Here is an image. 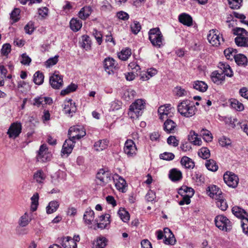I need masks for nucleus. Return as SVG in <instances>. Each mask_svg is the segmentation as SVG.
Here are the masks:
<instances>
[{
  "mask_svg": "<svg viewBox=\"0 0 248 248\" xmlns=\"http://www.w3.org/2000/svg\"><path fill=\"white\" fill-rule=\"evenodd\" d=\"M69 138L66 140L63 144L62 152L63 154H70L75 143L76 140H79L86 135V132L83 128L77 126L70 127L68 130Z\"/></svg>",
  "mask_w": 248,
  "mask_h": 248,
  "instance_id": "nucleus-1",
  "label": "nucleus"
},
{
  "mask_svg": "<svg viewBox=\"0 0 248 248\" xmlns=\"http://www.w3.org/2000/svg\"><path fill=\"white\" fill-rule=\"evenodd\" d=\"M197 109L193 102L185 99L179 102L177 105L178 112L183 117L190 118L194 116Z\"/></svg>",
  "mask_w": 248,
  "mask_h": 248,
  "instance_id": "nucleus-2",
  "label": "nucleus"
},
{
  "mask_svg": "<svg viewBox=\"0 0 248 248\" xmlns=\"http://www.w3.org/2000/svg\"><path fill=\"white\" fill-rule=\"evenodd\" d=\"M145 108V101L141 99H137L130 106L128 116L131 119H136L142 115Z\"/></svg>",
  "mask_w": 248,
  "mask_h": 248,
  "instance_id": "nucleus-3",
  "label": "nucleus"
},
{
  "mask_svg": "<svg viewBox=\"0 0 248 248\" xmlns=\"http://www.w3.org/2000/svg\"><path fill=\"white\" fill-rule=\"evenodd\" d=\"M149 40L153 46L160 48L163 46V35L158 27L151 29L148 32Z\"/></svg>",
  "mask_w": 248,
  "mask_h": 248,
  "instance_id": "nucleus-4",
  "label": "nucleus"
},
{
  "mask_svg": "<svg viewBox=\"0 0 248 248\" xmlns=\"http://www.w3.org/2000/svg\"><path fill=\"white\" fill-rule=\"evenodd\" d=\"M113 177L110 171L104 169H101L96 174V181L98 185L104 186L109 183Z\"/></svg>",
  "mask_w": 248,
  "mask_h": 248,
  "instance_id": "nucleus-5",
  "label": "nucleus"
},
{
  "mask_svg": "<svg viewBox=\"0 0 248 248\" xmlns=\"http://www.w3.org/2000/svg\"><path fill=\"white\" fill-rule=\"evenodd\" d=\"M215 223L219 230L228 232L232 229V222L225 216L218 215L215 218Z\"/></svg>",
  "mask_w": 248,
  "mask_h": 248,
  "instance_id": "nucleus-6",
  "label": "nucleus"
},
{
  "mask_svg": "<svg viewBox=\"0 0 248 248\" xmlns=\"http://www.w3.org/2000/svg\"><path fill=\"white\" fill-rule=\"evenodd\" d=\"M232 32L237 37L234 39L236 45L238 46H243V42H245L248 36V32L244 28L236 27L232 29Z\"/></svg>",
  "mask_w": 248,
  "mask_h": 248,
  "instance_id": "nucleus-7",
  "label": "nucleus"
},
{
  "mask_svg": "<svg viewBox=\"0 0 248 248\" xmlns=\"http://www.w3.org/2000/svg\"><path fill=\"white\" fill-rule=\"evenodd\" d=\"M207 39L209 42L215 46H218L222 42H224L222 35L220 34L218 31L214 29L209 31L207 35Z\"/></svg>",
  "mask_w": 248,
  "mask_h": 248,
  "instance_id": "nucleus-8",
  "label": "nucleus"
},
{
  "mask_svg": "<svg viewBox=\"0 0 248 248\" xmlns=\"http://www.w3.org/2000/svg\"><path fill=\"white\" fill-rule=\"evenodd\" d=\"M103 65L105 71L108 75L113 74L114 70L119 68L118 63L113 58L110 57H108L104 60Z\"/></svg>",
  "mask_w": 248,
  "mask_h": 248,
  "instance_id": "nucleus-9",
  "label": "nucleus"
},
{
  "mask_svg": "<svg viewBox=\"0 0 248 248\" xmlns=\"http://www.w3.org/2000/svg\"><path fill=\"white\" fill-rule=\"evenodd\" d=\"M22 126L20 122L16 121L12 123L8 129L7 134L11 139L17 138L22 132Z\"/></svg>",
  "mask_w": 248,
  "mask_h": 248,
  "instance_id": "nucleus-10",
  "label": "nucleus"
},
{
  "mask_svg": "<svg viewBox=\"0 0 248 248\" xmlns=\"http://www.w3.org/2000/svg\"><path fill=\"white\" fill-rule=\"evenodd\" d=\"M51 156V155L48 152L46 145L45 144L41 145L36 155L37 161L40 162H46L50 160Z\"/></svg>",
  "mask_w": 248,
  "mask_h": 248,
  "instance_id": "nucleus-11",
  "label": "nucleus"
},
{
  "mask_svg": "<svg viewBox=\"0 0 248 248\" xmlns=\"http://www.w3.org/2000/svg\"><path fill=\"white\" fill-rule=\"evenodd\" d=\"M225 183L229 186L235 188L238 184L239 179L234 173L231 172H226L223 175Z\"/></svg>",
  "mask_w": 248,
  "mask_h": 248,
  "instance_id": "nucleus-12",
  "label": "nucleus"
},
{
  "mask_svg": "<svg viewBox=\"0 0 248 248\" xmlns=\"http://www.w3.org/2000/svg\"><path fill=\"white\" fill-rule=\"evenodd\" d=\"M124 153L128 157H134L137 153V148L135 142L131 140H127L124 147Z\"/></svg>",
  "mask_w": 248,
  "mask_h": 248,
  "instance_id": "nucleus-13",
  "label": "nucleus"
},
{
  "mask_svg": "<svg viewBox=\"0 0 248 248\" xmlns=\"http://www.w3.org/2000/svg\"><path fill=\"white\" fill-rule=\"evenodd\" d=\"M49 83L52 88L60 89L63 85L62 76L55 72L49 78Z\"/></svg>",
  "mask_w": 248,
  "mask_h": 248,
  "instance_id": "nucleus-14",
  "label": "nucleus"
},
{
  "mask_svg": "<svg viewBox=\"0 0 248 248\" xmlns=\"http://www.w3.org/2000/svg\"><path fill=\"white\" fill-rule=\"evenodd\" d=\"M177 129V124L169 118H167L163 124V130L167 134H174Z\"/></svg>",
  "mask_w": 248,
  "mask_h": 248,
  "instance_id": "nucleus-15",
  "label": "nucleus"
},
{
  "mask_svg": "<svg viewBox=\"0 0 248 248\" xmlns=\"http://www.w3.org/2000/svg\"><path fill=\"white\" fill-rule=\"evenodd\" d=\"M208 195L215 200L223 196L220 188L216 185L209 186L206 190Z\"/></svg>",
  "mask_w": 248,
  "mask_h": 248,
  "instance_id": "nucleus-16",
  "label": "nucleus"
},
{
  "mask_svg": "<svg viewBox=\"0 0 248 248\" xmlns=\"http://www.w3.org/2000/svg\"><path fill=\"white\" fill-rule=\"evenodd\" d=\"M113 180L115 182V186L116 188L122 192H125V188L126 186L125 180L118 174H115L113 177Z\"/></svg>",
  "mask_w": 248,
  "mask_h": 248,
  "instance_id": "nucleus-17",
  "label": "nucleus"
},
{
  "mask_svg": "<svg viewBox=\"0 0 248 248\" xmlns=\"http://www.w3.org/2000/svg\"><path fill=\"white\" fill-rule=\"evenodd\" d=\"M164 236L165 239L164 243L167 245H173L175 244L176 240L174 234L169 228L164 229Z\"/></svg>",
  "mask_w": 248,
  "mask_h": 248,
  "instance_id": "nucleus-18",
  "label": "nucleus"
},
{
  "mask_svg": "<svg viewBox=\"0 0 248 248\" xmlns=\"http://www.w3.org/2000/svg\"><path fill=\"white\" fill-rule=\"evenodd\" d=\"M212 81L217 85H222L225 81V75L222 72L219 73L218 71L213 72L211 75Z\"/></svg>",
  "mask_w": 248,
  "mask_h": 248,
  "instance_id": "nucleus-19",
  "label": "nucleus"
},
{
  "mask_svg": "<svg viewBox=\"0 0 248 248\" xmlns=\"http://www.w3.org/2000/svg\"><path fill=\"white\" fill-rule=\"evenodd\" d=\"M77 110V107L75 103H73L72 99H69L67 101L64 102V107L63 109V112L65 114H68L73 116L74 113Z\"/></svg>",
  "mask_w": 248,
  "mask_h": 248,
  "instance_id": "nucleus-20",
  "label": "nucleus"
},
{
  "mask_svg": "<svg viewBox=\"0 0 248 248\" xmlns=\"http://www.w3.org/2000/svg\"><path fill=\"white\" fill-rule=\"evenodd\" d=\"M233 214L237 217L242 219L244 221L248 218V216L247 212L242 208L239 206H234L232 209Z\"/></svg>",
  "mask_w": 248,
  "mask_h": 248,
  "instance_id": "nucleus-21",
  "label": "nucleus"
},
{
  "mask_svg": "<svg viewBox=\"0 0 248 248\" xmlns=\"http://www.w3.org/2000/svg\"><path fill=\"white\" fill-rule=\"evenodd\" d=\"M218 67L221 70V72L223 73L225 76L231 78L233 76V73L230 66L225 62H220L218 63Z\"/></svg>",
  "mask_w": 248,
  "mask_h": 248,
  "instance_id": "nucleus-22",
  "label": "nucleus"
},
{
  "mask_svg": "<svg viewBox=\"0 0 248 248\" xmlns=\"http://www.w3.org/2000/svg\"><path fill=\"white\" fill-rule=\"evenodd\" d=\"M179 21L184 25L190 27L193 25L192 17L188 14L184 13L178 16Z\"/></svg>",
  "mask_w": 248,
  "mask_h": 248,
  "instance_id": "nucleus-23",
  "label": "nucleus"
},
{
  "mask_svg": "<svg viewBox=\"0 0 248 248\" xmlns=\"http://www.w3.org/2000/svg\"><path fill=\"white\" fill-rule=\"evenodd\" d=\"M170 104H168L167 106L163 105L160 106L158 109L160 119L163 121L165 118H168V114L170 113Z\"/></svg>",
  "mask_w": 248,
  "mask_h": 248,
  "instance_id": "nucleus-24",
  "label": "nucleus"
},
{
  "mask_svg": "<svg viewBox=\"0 0 248 248\" xmlns=\"http://www.w3.org/2000/svg\"><path fill=\"white\" fill-rule=\"evenodd\" d=\"M61 245L64 248H77V244L70 236L62 237Z\"/></svg>",
  "mask_w": 248,
  "mask_h": 248,
  "instance_id": "nucleus-25",
  "label": "nucleus"
},
{
  "mask_svg": "<svg viewBox=\"0 0 248 248\" xmlns=\"http://www.w3.org/2000/svg\"><path fill=\"white\" fill-rule=\"evenodd\" d=\"M193 88L199 92L204 93L208 89L207 84L201 80H196L192 82Z\"/></svg>",
  "mask_w": 248,
  "mask_h": 248,
  "instance_id": "nucleus-26",
  "label": "nucleus"
},
{
  "mask_svg": "<svg viewBox=\"0 0 248 248\" xmlns=\"http://www.w3.org/2000/svg\"><path fill=\"white\" fill-rule=\"evenodd\" d=\"M182 173L180 170L175 168L170 170L169 178L172 181L176 182L180 181L182 179Z\"/></svg>",
  "mask_w": 248,
  "mask_h": 248,
  "instance_id": "nucleus-27",
  "label": "nucleus"
},
{
  "mask_svg": "<svg viewBox=\"0 0 248 248\" xmlns=\"http://www.w3.org/2000/svg\"><path fill=\"white\" fill-rule=\"evenodd\" d=\"M92 12V8L90 6H84L78 12V17L82 20H86L91 14Z\"/></svg>",
  "mask_w": 248,
  "mask_h": 248,
  "instance_id": "nucleus-28",
  "label": "nucleus"
},
{
  "mask_svg": "<svg viewBox=\"0 0 248 248\" xmlns=\"http://www.w3.org/2000/svg\"><path fill=\"white\" fill-rule=\"evenodd\" d=\"M108 144V140L107 139L100 140L94 144V149L98 152L102 151L106 149Z\"/></svg>",
  "mask_w": 248,
  "mask_h": 248,
  "instance_id": "nucleus-29",
  "label": "nucleus"
},
{
  "mask_svg": "<svg viewBox=\"0 0 248 248\" xmlns=\"http://www.w3.org/2000/svg\"><path fill=\"white\" fill-rule=\"evenodd\" d=\"M180 163L182 166L186 169H193L195 167L194 162L186 156H184L182 157Z\"/></svg>",
  "mask_w": 248,
  "mask_h": 248,
  "instance_id": "nucleus-30",
  "label": "nucleus"
},
{
  "mask_svg": "<svg viewBox=\"0 0 248 248\" xmlns=\"http://www.w3.org/2000/svg\"><path fill=\"white\" fill-rule=\"evenodd\" d=\"M82 26V22L77 18H73L70 21V28L75 32L78 31L81 28Z\"/></svg>",
  "mask_w": 248,
  "mask_h": 248,
  "instance_id": "nucleus-31",
  "label": "nucleus"
},
{
  "mask_svg": "<svg viewBox=\"0 0 248 248\" xmlns=\"http://www.w3.org/2000/svg\"><path fill=\"white\" fill-rule=\"evenodd\" d=\"M94 217V213L93 211L90 208L87 209L83 216V219L86 223L88 224H91L93 220Z\"/></svg>",
  "mask_w": 248,
  "mask_h": 248,
  "instance_id": "nucleus-32",
  "label": "nucleus"
},
{
  "mask_svg": "<svg viewBox=\"0 0 248 248\" xmlns=\"http://www.w3.org/2000/svg\"><path fill=\"white\" fill-rule=\"evenodd\" d=\"M188 140L190 142L193 143L195 145H200L202 143L201 138L198 137V134L194 131H190V134L188 137Z\"/></svg>",
  "mask_w": 248,
  "mask_h": 248,
  "instance_id": "nucleus-33",
  "label": "nucleus"
},
{
  "mask_svg": "<svg viewBox=\"0 0 248 248\" xmlns=\"http://www.w3.org/2000/svg\"><path fill=\"white\" fill-rule=\"evenodd\" d=\"M46 178V175L42 170H39L33 174V179L39 184H43Z\"/></svg>",
  "mask_w": 248,
  "mask_h": 248,
  "instance_id": "nucleus-34",
  "label": "nucleus"
},
{
  "mask_svg": "<svg viewBox=\"0 0 248 248\" xmlns=\"http://www.w3.org/2000/svg\"><path fill=\"white\" fill-rule=\"evenodd\" d=\"M234 60L238 65L246 66L248 64V59L242 54H238L234 57Z\"/></svg>",
  "mask_w": 248,
  "mask_h": 248,
  "instance_id": "nucleus-35",
  "label": "nucleus"
},
{
  "mask_svg": "<svg viewBox=\"0 0 248 248\" xmlns=\"http://www.w3.org/2000/svg\"><path fill=\"white\" fill-rule=\"evenodd\" d=\"M178 193L181 196L187 195L192 197L194 194V190L191 187H187V186H182L178 191Z\"/></svg>",
  "mask_w": 248,
  "mask_h": 248,
  "instance_id": "nucleus-36",
  "label": "nucleus"
},
{
  "mask_svg": "<svg viewBox=\"0 0 248 248\" xmlns=\"http://www.w3.org/2000/svg\"><path fill=\"white\" fill-rule=\"evenodd\" d=\"M216 201V205L220 210L222 211H226L227 210L228 206L223 196H221V198L217 199Z\"/></svg>",
  "mask_w": 248,
  "mask_h": 248,
  "instance_id": "nucleus-37",
  "label": "nucleus"
},
{
  "mask_svg": "<svg viewBox=\"0 0 248 248\" xmlns=\"http://www.w3.org/2000/svg\"><path fill=\"white\" fill-rule=\"evenodd\" d=\"M131 50L129 48H126L123 49L120 53L118 54L119 58L122 61H126L131 55Z\"/></svg>",
  "mask_w": 248,
  "mask_h": 248,
  "instance_id": "nucleus-38",
  "label": "nucleus"
},
{
  "mask_svg": "<svg viewBox=\"0 0 248 248\" xmlns=\"http://www.w3.org/2000/svg\"><path fill=\"white\" fill-rule=\"evenodd\" d=\"M44 79V76L43 73L38 71L35 73L33 76V82L38 85L43 84Z\"/></svg>",
  "mask_w": 248,
  "mask_h": 248,
  "instance_id": "nucleus-39",
  "label": "nucleus"
},
{
  "mask_svg": "<svg viewBox=\"0 0 248 248\" xmlns=\"http://www.w3.org/2000/svg\"><path fill=\"white\" fill-rule=\"evenodd\" d=\"M39 194L38 193H35L31 198V209L32 212L35 211L38 207L39 202Z\"/></svg>",
  "mask_w": 248,
  "mask_h": 248,
  "instance_id": "nucleus-40",
  "label": "nucleus"
},
{
  "mask_svg": "<svg viewBox=\"0 0 248 248\" xmlns=\"http://www.w3.org/2000/svg\"><path fill=\"white\" fill-rule=\"evenodd\" d=\"M192 179L198 183V185H201L204 182V176L199 171H195L191 175Z\"/></svg>",
  "mask_w": 248,
  "mask_h": 248,
  "instance_id": "nucleus-41",
  "label": "nucleus"
},
{
  "mask_svg": "<svg viewBox=\"0 0 248 248\" xmlns=\"http://www.w3.org/2000/svg\"><path fill=\"white\" fill-rule=\"evenodd\" d=\"M59 206V202L57 201L50 202L46 207V213L48 214L55 212Z\"/></svg>",
  "mask_w": 248,
  "mask_h": 248,
  "instance_id": "nucleus-42",
  "label": "nucleus"
},
{
  "mask_svg": "<svg viewBox=\"0 0 248 248\" xmlns=\"http://www.w3.org/2000/svg\"><path fill=\"white\" fill-rule=\"evenodd\" d=\"M205 165L208 170L212 171H216L218 169V166L213 159L206 160Z\"/></svg>",
  "mask_w": 248,
  "mask_h": 248,
  "instance_id": "nucleus-43",
  "label": "nucleus"
},
{
  "mask_svg": "<svg viewBox=\"0 0 248 248\" xmlns=\"http://www.w3.org/2000/svg\"><path fill=\"white\" fill-rule=\"evenodd\" d=\"M236 53V49H233L232 48H228L224 51V55L228 60H232L233 59H234V57L237 55Z\"/></svg>",
  "mask_w": 248,
  "mask_h": 248,
  "instance_id": "nucleus-44",
  "label": "nucleus"
},
{
  "mask_svg": "<svg viewBox=\"0 0 248 248\" xmlns=\"http://www.w3.org/2000/svg\"><path fill=\"white\" fill-rule=\"evenodd\" d=\"M118 214L121 219L124 222H127L130 218L128 212L124 208H121L118 211Z\"/></svg>",
  "mask_w": 248,
  "mask_h": 248,
  "instance_id": "nucleus-45",
  "label": "nucleus"
},
{
  "mask_svg": "<svg viewBox=\"0 0 248 248\" xmlns=\"http://www.w3.org/2000/svg\"><path fill=\"white\" fill-rule=\"evenodd\" d=\"M78 88V86L74 83H71L67 88L61 91V95H65L68 93L75 92Z\"/></svg>",
  "mask_w": 248,
  "mask_h": 248,
  "instance_id": "nucleus-46",
  "label": "nucleus"
},
{
  "mask_svg": "<svg viewBox=\"0 0 248 248\" xmlns=\"http://www.w3.org/2000/svg\"><path fill=\"white\" fill-rule=\"evenodd\" d=\"M30 221V220L29 219L28 215L27 213H25L20 218L19 221V225H20V227H18V230L21 229V227L26 226L29 223Z\"/></svg>",
  "mask_w": 248,
  "mask_h": 248,
  "instance_id": "nucleus-47",
  "label": "nucleus"
},
{
  "mask_svg": "<svg viewBox=\"0 0 248 248\" xmlns=\"http://www.w3.org/2000/svg\"><path fill=\"white\" fill-rule=\"evenodd\" d=\"M231 106L237 111H242L244 109L243 104L235 99H232L231 102Z\"/></svg>",
  "mask_w": 248,
  "mask_h": 248,
  "instance_id": "nucleus-48",
  "label": "nucleus"
},
{
  "mask_svg": "<svg viewBox=\"0 0 248 248\" xmlns=\"http://www.w3.org/2000/svg\"><path fill=\"white\" fill-rule=\"evenodd\" d=\"M141 25L138 21L134 20L130 25L131 32L134 34H137L141 30Z\"/></svg>",
  "mask_w": 248,
  "mask_h": 248,
  "instance_id": "nucleus-49",
  "label": "nucleus"
},
{
  "mask_svg": "<svg viewBox=\"0 0 248 248\" xmlns=\"http://www.w3.org/2000/svg\"><path fill=\"white\" fill-rule=\"evenodd\" d=\"M94 222L96 223V226H94V229L97 230L98 229H100L101 230L106 228L108 225H109L110 223V219H106V220L103 221L102 222L100 221V222H98V220L97 219H95Z\"/></svg>",
  "mask_w": 248,
  "mask_h": 248,
  "instance_id": "nucleus-50",
  "label": "nucleus"
},
{
  "mask_svg": "<svg viewBox=\"0 0 248 248\" xmlns=\"http://www.w3.org/2000/svg\"><path fill=\"white\" fill-rule=\"evenodd\" d=\"M200 133L202 136L203 140L206 142L211 141L212 140L213 137L210 131L206 129H202Z\"/></svg>",
  "mask_w": 248,
  "mask_h": 248,
  "instance_id": "nucleus-51",
  "label": "nucleus"
},
{
  "mask_svg": "<svg viewBox=\"0 0 248 248\" xmlns=\"http://www.w3.org/2000/svg\"><path fill=\"white\" fill-rule=\"evenodd\" d=\"M199 155L203 159H207L210 156L209 150L206 147L202 148L199 152Z\"/></svg>",
  "mask_w": 248,
  "mask_h": 248,
  "instance_id": "nucleus-52",
  "label": "nucleus"
},
{
  "mask_svg": "<svg viewBox=\"0 0 248 248\" xmlns=\"http://www.w3.org/2000/svg\"><path fill=\"white\" fill-rule=\"evenodd\" d=\"M11 51V46L10 44L6 43L3 45L0 50L1 54L4 56H7Z\"/></svg>",
  "mask_w": 248,
  "mask_h": 248,
  "instance_id": "nucleus-53",
  "label": "nucleus"
},
{
  "mask_svg": "<svg viewBox=\"0 0 248 248\" xmlns=\"http://www.w3.org/2000/svg\"><path fill=\"white\" fill-rule=\"evenodd\" d=\"M230 7L233 9H237L241 6L242 0H228Z\"/></svg>",
  "mask_w": 248,
  "mask_h": 248,
  "instance_id": "nucleus-54",
  "label": "nucleus"
},
{
  "mask_svg": "<svg viewBox=\"0 0 248 248\" xmlns=\"http://www.w3.org/2000/svg\"><path fill=\"white\" fill-rule=\"evenodd\" d=\"M83 43L82 46L86 50H90L91 48V41L88 35L83 36Z\"/></svg>",
  "mask_w": 248,
  "mask_h": 248,
  "instance_id": "nucleus-55",
  "label": "nucleus"
},
{
  "mask_svg": "<svg viewBox=\"0 0 248 248\" xmlns=\"http://www.w3.org/2000/svg\"><path fill=\"white\" fill-rule=\"evenodd\" d=\"M175 155L173 153L169 152H164L159 155V157L161 159L170 161L174 158Z\"/></svg>",
  "mask_w": 248,
  "mask_h": 248,
  "instance_id": "nucleus-56",
  "label": "nucleus"
},
{
  "mask_svg": "<svg viewBox=\"0 0 248 248\" xmlns=\"http://www.w3.org/2000/svg\"><path fill=\"white\" fill-rule=\"evenodd\" d=\"M93 35L95 38L97 44L100 45L102 43V34L100 31H98L96 29H94L93 31Z\"/></svg>",
  "mask_w": 248,
  "mask_h": 248,
  "instance_id": "nucleus-57",
  "label": "nucleus"
},
{
  "mask_svg": "<svg viewBox=\"0 0 248 248\" xmlns=\"http://www.w3.org/2000/svg\"><path fill=\"white\" fill-rule=\"evenodd\" d=\"M20 10L18 8H15L11 13V18L15 22H17L19 19Z\"/></svg>",
  "mask_w": 248,
  "mask_h": 248,
  "instance_id": "nucleus-58",
  "label": "nucleus"
},
{
  "mask_svg": "<svg viewBox=\"0 0 248 248\" xmlns=\"http://www.w3.org/2000/svg\"><path fill=\"white\" fill-rule=\"evenodd\" d=\"M176 95L178 97H182L187 95V92L181 86L175 87Z\"/></svg>",
  "mask_w": 248,
  "mask_h": 248,
  "instance_id": "nucleus-59",
  "label": "nucleus"
},
{
  "mask_svg": "<svg viewBox=\"0 0 248 248\" xmlns=\"http://www.w3.org/2000/svg\"><path fill=\"white\" fill-rule=\"evenodd\" d=\"M58 56H55L54 57L50 58L45 62L46 67H49L56 64L58 61Z\"/></svg>",
  "mask_w": 248,
  "mask_h": 248,
  "instance_id": "nucleus-60",
  "label": "nucleus"
},
{
  "mask_svg": "<svg viewBox=\"0 0 248 248\" xmlns=\"http://www.w3.org/2000/svg\"><path fill=\"white\" fill-rule=\"evenodd\" d=\"M108 240L105 237H99L97 239L96 247L98 248H104Z\"/></svg>",
  "mask_w": 248,
  "mask_h": 248,
  "instance_id": "nucleus-61",
  "label": "nucleus"
},
{
  "mask_svg": "<svg viewBox=\"0 0 248 248\" xmlns=\"http://www.w3.org/2000/svg\"><path fill=\"white\" fill-rule=\"evenodd\" d=\"M218 142L219 144L222 147H225L227 146H228L231 144V141L230 139L227 138V137L225 136H223L221 137L219 140Z\"/></svg>",
  "mask_w": 248,
  "mask_h": 248,
  "instance_id": "nucleus-62",
  "label": "nucleus"
},
{
  "mask_svg": "<svg viewBox=\"0 0 248 248\" xmlns=\"http://www.w3.org/2000/svg\"><path fill=\"white\" fill-rule=\"evenodd\" d=\"M179 141L176 139L175 136H170L167 139V143L169 145H173L174 147H177L179 144Z\"/></svg>",
  "mask_w": 248,
  "mask_h": 248,
  "instance_id": "nucleus-63",
  "label": "nucleus"
},
{
  "mask_svg": "<svg viewBox=\"0 0 248 248\" xmlns=\"http://www.w3.org/2000/svg\"><path fill=\"white\" fill-rule=\"evenodd\" d=\"M116 16L119 19L124 21L127 20L129 18V15L127 13L123 11L117 12Z\"/></svg>",
  "mask_w": 248,
  "mask_h": 248,
  "instance_id": "nucleus-64",
  "label": "nucleus"
}]
</instances>
